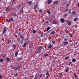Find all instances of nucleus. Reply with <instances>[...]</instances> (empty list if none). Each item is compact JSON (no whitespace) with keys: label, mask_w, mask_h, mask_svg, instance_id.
<instances>
[{"label":"nucleus","mask_w":79,"mask_h":79,"mask_svg":"<svg viewBox=\"0 0 79 79\" xmlns=\"http://www.w3.org/2000/svg\"><path fill=\"white\" fill-rule=\"evenodd\" d=\"M28 43V42H27V43H25L23 45V47H25V46L26 45H27V44Z\"/></svg>","instance_id":"4468645a"},{"label":"nucleus","mask_w":79,"mask_h":79,"mask_svg":"<svg viewBox=\"0 0 79 79\" xmlns=\"http://www.w3.org/2000/svg\"><path fill=\"white\" fill-rule=\"evenodd\" d=\"M50 34H55V31H52L51 33H50Z\"/></svg>","instance_id":"2f4dec72"},{"label":"nucleus","mask_w":79,"mask_h":79,"mask_svg":"<svg viewBox=\"0 0 79 79\" xmlns=\"http://www.w3.org/2000/svg\"><path fill=\"white\" fill-rule=\"evenodd\" d=\"M23 40H21L20 41V43H23Z\"/></svg>","instance_id":"c03bdc74"},{"label":"nucleus","mask_w":79,"mask_h":79,"mask_svg":"<svg viewBox=\"0 0 79 79\" xmlns=\"http://www.w3.org/2000/svg\"><path fill=\"white\" fill-rule=\"evenodd\" d=\"M47 13H48L49 14V15H50V13H51V12H50V11H49V10H48L47 11Z\"/></svg>","instance_id":"f704fd0d"},{"label":"nucleus","mask_w":79,"mask_h":79,"mask_svg":"<svg viewBox=\"0 0 79 79\" xmlns=\"http://www.w3.org/2000/svg\"><path fill=\"white\" fill-rule=\"evenodd\" d=\"M42 77V74H41L40 76V77Z\"/></svg>","instance_id":"864d4df0"},{"label":"nucleus","mask_w":79,"mask_h":79,"mask_svg":"<svg viewBox=\"0 0 79 79\" xmlns=\"http://www.w3.org/2000/svg\"><path fill=\"white\" fill-rule=\"evenodd\" d=\"M63 44L64 45H68V42H64V43Z\"/></svg>","instance_id":"9b49d317"},{"label":"nucleus","mask_w":79,"mask_h":79,"mask_svg":"<svg viewBox=\"0 0 79 79\" xmlns=\"http://www.w3.org/2000/svg\"><path fill=\"white\" fill-rule=\"evenodd\" d=\"M39 12L40 13H42V12H43L42 9H40L39 10Z\"/></svg>","instance_id":"cd10ccee"},{"label":"nucleus","mask_w":79,"mask_h":79,"mask_svg":"<svg viewBox=\"0 0 79 79\" xmlns=\"http://www.w3.org/2000/svg\"><path fill=\"white\" fill-rule=\"evenodd\" d=\"M69 58V56H67L65 58V60H68V59Z\"/></svg>","instance_id":"c9c22d12"},{"label":"nucleus","mask_w":79,"mask_h":79,"mask_svg":"<svg viewBox=\"0 0 79 79\" xmlns=\"http://www.w3.org/2000/svg\"><path fill=\"white\" fill-rule=\"evenodd\" d=\"M52 43L53 44H54V45H55V42L54 41V40H52Z\"/></svg>","instance_id":"c756f323"},{"label":"nucleus","mask_w":79,"mask_h":79,"mask_svg":"<svg viewBox=\"0 0 79 79\" xmlns=\"http://www.w3.org/2000/svg\"><path fill=\"white\" fill-rule=\"evenodd\" d=\"M49 75V71L48 70L47 71V72L46 73V76H48Z\"/></svg>","instance_id":"6ab92c4d"},{"label":"nucleus","mask_w":79,"mask_h":79,"mask_svg":"<svg viewBox=\"0 0 79 79\" xmlns=\"http://www.w3.org/2000/svg\"><path fill=\"white\" fill-rule=\"evenodd\" d=\"M48 76H47L46 77V79H48Z\"/></svg>","instance_id":"052dcab7"},{"label":"nucleus","mask_w":79,"mask_h":79,"mask_svg":"<svg viewBox=\"0 0 79 79\" xmlns=\"http://www.w3.org/2000/svg\"><path fill=\"white\" fill-rule=\"evenodd\" d=\"M67 40H68V38H65L64 39V41L65 42L67 41Z\"/></svg>","instance_id":"bb28decb"},{"label":"nucleus","mask_w":79,"mask_h":79,"mask_svg":"<svg viewBox=\"0 0 79 79\" xmlns=\"http://www.w3.org/2000/svg\"><path fill=\"white\" fill-rule=\"evenodd\" d=\"M52 2H53L52 0H48V4H50V3H52Z\"/></svg>","instance_id":"6e6552de"},{"label":"nucleus","mask_w":79,"mask_h":79,"mask_svg":"<svg viewBox=\"0 0 79 79\" xmlns=\"http://www.w3.org/2000/svg\"><path fill=\"white\" fill-rule=\"evenodd\" d=\"M77 77V75H75V77Z\"/></svg>","instance_id":"680f3d73"},{"label":"nucleus","mask_w":79,"mask_h":79,"mask_svg":"<svg viewBox=\"0 0 79 79\" xmlns=\"http://www.w3.org/2000/svg\"><path fill=\"white\" fill-rule=\"evenodd\" d=\"M69 68H68L67 69L65 70V72H68V70H69Z\"/></svg>","instance_id":"7c9ffc66"},{"label":"nucleus","mask_w":79,"mask_h":79,"mask_svg":"<svg viewBox=\"0 0 79 79\" xmlns=\"http://www.w3.org/2000/svg\"><path fill=\"white\" fill-rule=\"evenodd\" d=\"M15 1V0H13V1L12 2V3H14Z\"/></svg>","instance_id":"8fccbe9b"},{"label":"nucleus","mask_w":79,"mask_h":79,"mask_svg":"<svg viewBox=\"0 0 79 79\" xmlns=\"http://www.w3.org/2000/svg\"><path fill=\"white\" fill-rule=\"evenodd\" d=\"M11 21L12 22H14V20H13V18L12 17H11L10 19L8 21V22L10 23Z\"/></svg>","instance_id":"7ed1b4c3"},{"label":"nucleus","mask_w":79,"mask_h":79,"mask_svg":"<svg viewBox=\"0 0 79 79\" xmlns=\"http://www.w3.org/2000/svg\"><path fill=\"white\" fill-rule=\"evenodd\" d=\"M20 68H21V67H20L19 65H18V66L16 68V70L17 71L19 70Z\"/></svg>","instance_id":"0eeeda50"},{"label":"nucleus","mask_w":79,"mask_h":79,"mask_svg":"<svg viewBox=\"0 0 79 79\" xmlns=\"http://www.w3.org/2000/svg\"><path fill=\"white\" fill-rule=\"evenodd\" d=\"M62 76V73H60V76Z\"/></svg>","instance_id":"13d9d810"},{"label":"nucleus","mask_w":79,"mask_h":79,"mask_svg":"<svg viewBox=\"0 0 79 79\" xmlns=\"http://www.w3.org/2000/svg\"><path fill=\"white\" fill-rule=\"evenodd\" d=\"M38 6V4H36V5H35V7H34L35 9H36Z\"/></svg>","instance_id":"5701e85b"},{"label":"nucleus","mask_w":79,"mask_h":79,"mask_svg":"<svg viewBox=\"0 0 79 79\" xmlns=\"http://www.w3.org/2000/svg\"><path fill=\"white\" fill-rule=\"evenodd\" d=\"M10 67H13V65H11L10 66Z\"/></svg>","instance_id":"774afa93"},{"label":"nucleus","mask_w":79,"mask_h":79,"mask_svg":"<svg viewBox=\"0 0 79 79\" xmlns=\"http://www.w3.org/2000/svg\"><path fill=\"white\" fill-rule=\"evenodd\" d=\"M70 37H73V35H72V34H71L70 35Z\"/></svg>","instance_id":"49530a36"},{"label":"nucleus","mask_w":79,"mask_h":79,"mask_svg":"<svg viewBox=\"0 0 79 79\" xmlns=\"http://www.w3.org/2000/svg\"><path fill=\"white\" fill-rule=\"evenodd\" d=\"M69 6V4H67L66 6V8H68V6Z\"/></svg>","instance_id":"79ce46f5"},{"label":"nucleus","mask_w":79,"mask_h":79,"mask_svg":"<svg viewBox=\"0 0 79 79\" xmlns=\"http://www.w3.org/2000/svg\"><path fill=\"white\" fill-rule=\"evenodd\" d=\"M19 37L21 39H22V40H24V36L22 35L20 36Z\"/></svg>","instance_id":"9d476101"},{"label":"nucleus","mask_w":79,"mask_h":79,"mask_svg":"<svg viewBox=\"0 0 79 79\" xmlns=\"http://www.w3.org/2000/svg\"><path fill=\"white\" fill-rule=\"evenodd\" d=\"M2 77H3V76H1V75H0V79H1Z\"/></svg>","instance_id":"603ef678"},{"label":"nucleus","mask_w":79,"mask_h":79,"mask_svg":"<svg viewBox=\"0 0 79 79\" xmlns=\"http://www.w3.org/2000/svg\"><path fill=\"white\" fill-rule=\"evenodd\" d=\"M3 61H4V60L2 58L0 59V63H3Z\"/></svg>","instance_id":"f8f14e48"},{"label":"nucleus","mask_w":79,"mask_h":79,"mask_svg":"<svg viewBox=\"0 0 79 79\" xmlns=\"http://www.w3.org/2000/svg\"><path fill=\"white\" fill-rule=\"evenodd\" d=\"M48 23H49V22H48V21H46L44 23V24L46 25V24H48Z\"/></svg>","instance_id":"4be33fe9"},{"label":"nucleus","mask_w":79,"mask_h":79,"mask_svg":"<svg viewBox=\"0 0 79 79\" xmlns=\"http://www.w3.org/2000/svg\"><path fill=\"white\" fill-rule=\"evenodd\" d=\"M21 5H20L19 6H18V8H21Z\"/></svg>","instance_id":"a18cd8bd"},{"label":"nucleus","mask_w":79,"mask_h":79,"mask_svg":"<svg viewBox=\"0 0 79 79\" xmlns=\"http://www.w3.org/2000/svg\"><path fill=\"white\" fill-rule=\"evenodd\" d=\"M11 42V40H10L7 42V44H10Z\"/></svg>","instance_id":"c85d7f7f"},{"label":"nucleus","mask_w":79,"mask_h":79,"mask_svg":"<svg viewBox=\"0 0 79 79\" xmlns=\"http://www.w3.org/2000/svg\"><path fill=\"white\" fill-rule=\"evenodd\" d=\"M18 52H15V57H17V56H18Z\"/></svg>","instance_id":"dca6fc26"},{"label":"nucleus","mask_w":79,"mask_h":79,"mask_svg":"<svg viewBox=\"0 0 79 79\" xmlns=\"http://www.w3.org/2000/svg\"><path fill=\"white\" fill-rule=\"evenodd\" d=\"M50 28H52L51 27L50 28V27H48V28H47V31H49L50 30Z\"/></svg>","instance_id":"e433bc0d"},{"label":"nucleus","mask_w":79,"mask_h":79,"mask_svg":"<svg viewBox=\"0 0 79 79\" xmlns=\"http://www.w3.org/2000/svg\"><path fill=\"white\" fill-rule=\"evenodd\" d=\"M21 13L23 14V13H24V10H23V8L21 9Z\"/></svg>","instance_id":"393cba45"},{"label":"nucleus","mask_w":79,"mask_h":79,"mask_svg":"<svg viewBox=\"0 0 79 79\" xmlns=\"http://www.w3.org/2000/svg\"><path fill=\"white\" fill-rule=\"evenodd\" d=\"M66 22L68 23V25L69 26H71V22L69 20H67Z\"/></svg>","instance_id":"39448f33"},{"label":"nucleus","mask_w":79,"mask_h":79,"mask_svg":"<svg viewBox=\"0 0 79 79\" xmlns=\"http://www.w3.org/2000/svg\"><path fill=\"white\" fill-rule=\"evenodd\" d=\"M53 24H57V21H56V20H54L53 21Z\"/></svg>","instance_id":"1a4fd4ad"},{"label":"nucleus","mask_w":79,"mask_h":79,"mask_svg":"<svg viewBox=\"0 0 79 79\" xmlns=\"http://www.w3.org/2000/svg\"><path fill=\"white\" fill-rule=\"evenodd\" d=\"M27 77H25V79H27Z\"/></svg>","instance_id":"0e129e2a"},{"label":"nucleus","mask_w":79,"mask_h":79,"mask_svg":"<svg viewBox=\"0 0 79 79\" xmlns=\"http://www.w3.org/2000/svg\"><path fill=\"white\" fill-rule=\"evenodd\" d=\"M77 5H78V8H79V3H77Z\"/></svg>","instance_id":"5fc2aeb1"},{"label":"nucleus","mask_w":79,"mask_h":79,"mask_svg":"<svg viewBox=\"0 0 79 79\" xmlns=\"http://www.w3.org/2000/svg\"><path fill=\"white\" fill-rule=\"evenodd\" d=\"M43 35H44V34L42 33L41 34V37H43Z\"/></svg>","instance_id":"a19ab883"},{"label":"nucleus","mask_w":79,"mask_h":79,"mask_svg":"<svg viewBox=\"0 0 79 79\" xmlns=\"http://www.w3.org/2000/svg\"><path fill=\"white\" fill-rule=\"evenodd\" d=\"M52 47V45L51 44H49V46L48 47V48H50L51 47Z\"/></svg>","instance_id":"a211bd4d"},{"label":"nucleus","mask_w":79,"mask_h":79,"mask_svg":"<svg viewBox=\"0 0 79 79\" xmlns=\"http://www.w3.org/2000/svg\"><path fill=\"white\" fill-rule=\"evenodd\" d=\"M42 46H39L38 48L35 51V53L36 54L37 53H40V52L42 51Z\"/></svg>","instance_id":"f257e3e1"},{"label":"nucleus","mask_w":79,"mask_h":79,"mask_svg":"<svg viewBox=\"0 0 79 79\" xmlns=\"http://www.w3.org/2000/svg\"><path fill=\"white\" fill-rule=\"evenodd\" d=\"M12 47H13V48H16V45L15 44H14L12 45Z\"/></svg>","instance_id":"b1692460"},{"label":"nucleus","mask_w":79,"mask_h":79,"mask_svg":"<svg viewBox=\"0 0 79 79\" xmlns=\"http://www.w3.org/2000/svg\"><path fill=\"white\" fill-rule=\"evenodd\" d=\"M60 21L61 23H64V22H65V20H64V19H60Z\"/></svg>","instance_id":"20e7f679"},{"label":"nucleus","mask_w":79,"mask_h":79,"mask_svg":"<svg viewBox=\"0 0 79 79\" xmlns=\"http://www.w3.org/2000/svg\"><path fill=\"white\" fill-rule=\"evenodd\" d=\"M39 77V75H36L35 76L34 79H38V78Z\"/></svg>","instance_id":"ddd939ff"},{"label":"nucleus","mask_w":79,"mask_h":79,"mask_svg":"<svg viewBox=\"0 0 79 79\" xmlns=\"http://www.w3.org/2000/svg\"><path fill=\"white\" fill-rule=\"evenodd\" d=\"M36 32H37V31L35 30H33V33H34L35 34V33H36Z\"/></svg>","instance_id":"72a5a7b5"},{"label":"nucleus","mask_w":79,"mask_h":79,"mask_svg":"<svg viewBox=\"0 0 79 79\" xmlns=\"http://www.w3.org/2000/svg\"><path fill=\"white\" fill-rule=\"evenodd\" d=\"M46 56H48V54H44V57H46Z\"/></svg>","instance_id":"58836bf2"},{"label":"nucleus","mask_w":79,"mask_h":79,"mask_svg":"<svg viewBox=\"0 0 79 79\" xmlns=\"http://www.w3.org/2000/svg\"><path fill=\"white\" fill-rule=\"evenodd\" d=\"M63 77V76H59V78H62V77Z\"/></svg>","instance_id":"3c124183"},{"label":"nucleus","mask_w":79,"mask_h":79,"mask_svg":"<svg viewBox=\"0 0 79 79\" xmlns=\"http://www.w3.org/2000/svg\"><path fill=\"white\" fill-rule=\"evenodd\" d=\"M59 3V2H58V1H56L53 2V4L54 5H57V4H58Z\"/></svg>","instance_id":"f03ea898"},{"label":"nucleus","mask_w":79,"mask_h":79,"mask_svg":"<svg viewBox=\"0 0 79 79\" xmlns=\"http://www.w3.org/2000/svg\"><path fill=\"white\" fill-rule=\"evenodd\" d=\"M68 11V8H67L66 10H65V11Z\"/></svg>","instance_id":"09e8293b"},{"label":"nucleus","mask_w":79,"mask_h":79,"mask_svg":"<svg viewBox=\"0 0 79 79\" xmlns=\"http://www.w3.org/2000/svg\"><path fill=\"white\" fill-rule=\"evenodd\" d=\"M69 13H71V9H70V10H69Z\"/></svg>","instance_id":"69168bd1"},{"label":"nucleus","mask_w":79,"mask_h":79,"mask_svg":"<svg viewBox=\"0 0 79 79\" xmlns=\"http://www.w3.org/2000/svg\"><path fill=\"white\" fill-rule=\"evenodd\" d=\"M6 27H5L4 28L3 31L2 32V34H5V32H6Z\"/></svg>","instance_id":"423d86ee"},{"label":"nucleus","mask_w":79,"mask_h":79,"mask_svg":"<svg viewBox=\"0 0 79 79\" xmlns=\"http://www.w3.org/2000/svg\"><path fill=\"white\" fill-rule=\"evenodd\" d=\"M15 76H18V74L17 73H16L15 74Z\"/></svg>","instance_id":"bf43d9fd"},{"label":"nucleus","mask_w":79,"mask_h":79,"mask_svg":"<svg viewBox=\"0 0 79 79\" xmlns=\"http://www.w3.org/2000/svg\"><path fill=\"white\" fill-rule=\"evenodd\" d=\"M6 56V54H4L3 56V58H5Z\"/></svg>","instance_id":"a878e982"},{"label":"nucleus","mask_w":79,"mask_h":79,"mask_svg":"<svg viewBox=\"0 0 79 79\" xmlns=\"http://www.w3.org/2000/svg\"><path fill=\"white\" fill-rule=\"evenodd\" d=\"M7 11H10V9L8 8H6Z\"/></svg>","instance_id":"aec40b11"},{"label":"nucleus","mask_w":79,"mask_h":79,"mask_svg":"<svg viewBox=\"0 0 79 79\" xmlns=\"http://www.w3.org/2000/svg\"><path fill=\"white\" fill-rule=\"evenodd\" d=\"M72 61L73 62H76V59L75 58L73 59L72 60Z\"/></svg>","instance_id":"2eb2a0df"},{"label":"nucleus","mask_w":79,"mask_h":79,"mask_svg":"<svg viewBox=\"0 0 79 79\" xmlns=\"http://www.w3.org/2000/svg\"><path fill=\"white\" fill-rule=\"evenodd\" d=\"M62 6H64L65 5V2H63L62 4Z\"/></svg>","instance_id":"ea45409f"},{"label":"nucleus","mask_w":79,"mask_h":79,"mask_svg":"<svg viewBox=\"0 0 79 79\" xmlns=\"http://www.w3.org/2000/svg\"><path fill=\"white\" fill-rule=\"evenodd\" d=\"M72 13L74 15H76V12H75V11H73L72 12Z\"/></svg>","instance_id":"37998d69"},{"label":"nucleus","mask_w":79,"mask_h":79,"mask_svg":"<svg viewBox=\"0 0 79 79\" xmlns=\"http://www.w3.org/2000/svg\"><path fill=\"white\" fill-rule=\"evenodd\" d=\"M64 17L67 16V14H65L64 15Z\"/></svg>","instance_id":"de8ad7c7"},{"label":"nucleus","mask_w":79,"mask_h":79,"mask_svg":"<svg viewBox=\"0 0 79 79\" xmlns=\"http://www.w3.org/2000/svg\"><path fill=\"white\" fill-rule=\"evenodd\" d=\"M6 60L7 61H10V59L8 58H7L6 59Z\"/></svg>","instance_id":"f3484780"},{"label":"nucleus","mask_w":79,"mask_h":79,"mask_svg":"<svg viewBox=\"0 0 79 79\" xmlns=\"http://www.w3.org/2000/svg\"><path fill=\"white\" fill-rule=\"evenodd\" d=\"M77 43H78V42H76L75 43H74L75 45L77 44Z\"/></svg>","instance_id":"6e6d98bb"},{"label":"nucleus","mask_w":79,"mask_h":79,"mask_svg":"<svg viewBox=\"0 0 79 79\" xmlns=\"http://www.w3.org/2000/svg\"><path fill=\"white\" fill-rule=\"evenodd\" d=\"M21 33H19V32H18V34H20Z\"/></svg>","instance_id":"e2e57ef3"},{"label":"nucleus","mask_w":79,"mask_h":79,"mask_svg":"<svg viewBox=\"0 0 79 79\" xmlns=\"http://www.w3.org/2000/svg\"><path fill=\"white\" fill-rule=\"evenodd\" d=\"M28 4L30 6H31L32 4V2L31 1H29L28 2Z\"/></svg>","instance_id":"412c9836"},{"label":"nucleus","mask_w":79,"mask_h":79,"mask_svg":"<svg viewBox=\"0 0 79 79\" xmlns=\"http://www.w3.org/2000/svg\"><path fill=\"white\" fill-rule=\"evenodd\" d=\"M19 60H23V58H22V57H20L19 58Z\"/></svg>","instance_id":"4d7b16f0"},{"label":"nucleus","mask_w":79,"mask_h":79,"mask_svg":"<svg viewBox=\"0 0 79 79\" xmlns=\"http://www.w3.org/2000/svg\"><path fill=\"white\" fill-rule=\"evenodd\" d=\"M78 19V18H76L74 19V21H76V20H77V19Z\"/></svg>","instance_id":"4c0bfd02"},{"label":"nucleus","mask_w":79,"mask_h":79,"mask_svg":"<svg viewBox=\"0 0 79 79\" xmlns=\"http://www.w3.org/2000/svg\"><path fill=\"white\" fill-rule=\"evenodd\" d=\"M71 64H72V62H70L69 64V66H71Z\"/></svg>","instance_id":"473e14b6"},{"label":"nucleus","mask_w":79,"mask_h":79,"mask_svg":"<svg viewBox=\"0 0 79 79\" xmlns=\"http://www.w3.org/2000/svg\"><path fill=\"white\" fill-rule=\"evenodd\" d=\"M63 44H61V46H63Z\"/></svg>","instance_id":"338daca9"}]
</instances>
